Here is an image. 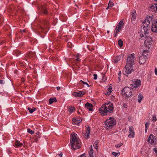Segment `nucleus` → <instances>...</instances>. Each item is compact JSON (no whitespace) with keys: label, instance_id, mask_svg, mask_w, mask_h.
<instances>
[{"label":"nucleus","instance_id":"nucleus-47","mask_svg":"<svg viewBox=\"0 0 157 157\" xmlns=\"http://www.w3.org/2000/svg\"><path fill=\"white\" fill-rule=\"evenodd\" d=\"M57 155L60 157H62L63 154L62 153H61L60 154H58Z\"/></svg>","mask_w":157,"mask_h":157},{"label":"nucleus","instance_id":"nucleus-6","mask_svg":"<svg viewBox=\"0 0 157 157\" xmlns=\"http://www.w3.org/2000/svg\"><path fill=\"white\" fill-rule=\"evenodd\" d=\"M122 94L126 97H130L132 95V91L130 88L125 87L122 90Z\"/></svg>","mask_w":157,"mask_h":157},{"label":"nucleus","instance_id":"nucleus-8","mask_svg":"<svg viewBox=\"0 0 157 157\" xmlns=\"http://www.w3.org/2000/svg\"><path fill=\"white\" fill-rule=\"evenodd\" d=\"M132 65L126 64L125 67V72L127 74H130L133 70Z\"/></svg>","mask_w":157,"mask_h":157},{"label":"nucleus","instance_id":"nucleus-9","mask_svg":"<svg viewBox=\"0 0 157 157\" xmlns=\"http://www.w3.org/2000/svg\"><path fill=\"white\" fill-rule=\"evenodd\" d=\"M132 83L131 85L132 87L134 88H136L140 86L141 85V81L138 79H133L132 81Z\"/></svg>","mask_w":157,"mask_h":157},{"label":"nucleus","instance_id":"nucleus-13","mask_svg":"<svg viewBox=\"0 0 157 157\" xmlns=\"http://www.w3.org/2000/svg\"><path fill=\"white\" fill-rule=\"evenodd\" d=\"M129 134L128 135V137L130 138L134 137V132L133 131V127L132 126H131L129 127Z\"/></svg>","mask_w":157,"mask_h":157},{"label":"nucleus","instance_id":"nucleus-21","mask_svg":"<svg viewBox=\"0 0 157 157\" xmlns=\"http://www.w3.org/2000/svg\"><path fill=\"white\" fill-rule=\"evenodd\" d=\"M82 92L81 91H79L78 92H74L72 94L75 97H81L82 96Z\"/></svg>","mask_w":157,"mask_h":157},{"label":"nucleus","instance_id":"nucleus-3","mask_svg":"<svg viewBox=\"0 0 157 157\" xmlns=\"http://www.w3.org/2000/svg\"><path fill=\"white\" fill-rule=\"evenodd\" d=\"M148 18H147L145 20V21L143 23V29L144 30V34H140V36L141 38L143 37L144 38H151L150 37L148 38L147 37V35L148 34V31L149 29V24L150 21L148 19Z\"/></svg>","mask_w":157,"mask_h":157},{"label":"nucleus","instance_id":"nucleus-23","mask_svg":"<svg viewBox=\"0 0 157 157\" xmlns=\"http://www.w3.org/2000/svg\"><path fill=\"white\" fill-rule=\"evenodd\" d=\"M150 8L151 10L153 11H155V9L157 11V4H151L150 6Z\"/></svg>","mask_w":157,"mask_h":157},{"label":"nucleus","instance_id":"nucleus-63","mask_svg":"<svg viewBox=\"0 0 157 157\" xmlns=\"http://www.w3.org/2000/svg\"><path fill=\"white\" fill-rule=\"evenodd\" d=\"M154 0L157 1V0Z\"/></svg>","mask_w":157,"mask_h":157},{"label":"nucleus","instance_id":"nucleus-34","mask_svg":"<svg viewBox=\"0 0 157 157\" xmlns=\"http://www.w3.org/2000/svg\"><path fill=\"white\" fill-rule=\"evenodd\" d=\"M108 5L109 6V7H112L114 6V4L113 3L110 1L109 2Z\"/></svg>","mask_w":157,"mask_h":157},{"label":"nucleus","instance_id":"nucleus-7","mask_svg":"<svg viewBox=\"0 0 157 157\" xmlns=\"http://www.w3.org/2000/svg\"><path fill=\"white\" fill-rule=\"evenodd\" d=\"M135 55L134 53L130 54L127 57L126 64L133 65L134 64Z\"/></svg>","mask_w":157,"mask_h":157},{"label":"nucleus","instance_id":"nucleus-36","mask_svg":"<svg viewBox=\"0 0 157 157\" xmlns=\"http://www.w3.org/2000/svg\"><path fill=\"white\" fill-rule=\"evenodd\" d=\"M51 59L54 61H56L58 60V59H57V57H52L51 58Z\"/></svg>","mask_w":157,"mask_h":157},{"label":"nucleus","instance_id":"nucleus-46","mask_svg":"<svg viewBox=\"0 0 157 157\" xmlns=\"http://www.w3.org/2000/svg\"><path fill=\"white\" fill-rule=\"evenodd\" d=\"M78 157H86L85 154L84 153L80 155V156H79Z\"/></svg>","mask_w":157,"mask_h":157},{"label":"nucleus","instance_id":"nucleus-18","mask_svg":"<svg viewBox=\"0 0 157 157\" xmlns=\"http://www.w3.org/2000/svg\"><path fill=\"white\" fill-rule=\"evenodd\" d=\"M155 139V137L153 135H151L148 137L147 141L150 143L153 144L154 143Z\"/></svg>","mask_w":157,"mask_h":157},{"label":"nucleus","instance_id":"nucleus-60","mask_svg":"<svg viewBox=\"0 0 157 157\" xmlns=\"http://www.w3.org/2000/svg\"><path fill=\"white\" fill-rule=\"evenodd\" d=\"M78 114H79L80 113L78 111Z\"/></svg>","mask_w":157,"mask_h":157},{"label":"nucleus","instance_id":"nucleus-42","mask_svg":"<svg viewBox=\"0 0 157 157\" xmlns=\"http://www.w3.org/2000/svg\"><path fill=\"white\" fill-rule=\"evenodd\" d=\"M81 81L83 84L86 85L88 87H89L90 86L88 83H87L86 82H84V81H82V80H81Z\"/></svg>","mask_w":157,"mask_h":157},{"label":"nucleus","instance_id":"nucleus-40","mask_svg":"<svg viewBox=\"0 0 157 157\" xmlns=\"http://www.w3.org/2000/svg\"><path fill=\"white\" fill-rule=\"evenodd\" d=\"M67 46L70 48H72V43L70 42H69L68 43Z\"/></svg>","mask_w":157,"mask_h":157},{"label":"nucleus","instance_id":"nucleus-2","mask_svg":"<svg viewBox=\"0 0 157 157\" xmlns=\"http://www.w3.org/2000/svg\"><path fill=\"white\" fill-rule=\"evenodd\" d=\"M70 143L71 148L74 150L81 147L80 139L77 138V134L75 133L71 134Z\"/></svg>","mask_w":157,"mask_h":157},{"label":"nucleus","instance_id":"nucleus-4","mask_svg":"<svg viewBox=\"0 0 157 157\" xmlns=\"http://www.w3.org/2000/svg\"><path fill=\"white\" fill-rule=\"evenodd\" d=\"M116 124V121L113 117H109L105 122V127L107 129L111 128Z\"/></svg>","mask_w":157,"mask_h":157},{"label":"nucleus","instance_id":"nucleus-57","mask_svg":"<svg viewBox=\"0 0 157 157\" xmlns=\"http://www.w3.org/2000/svg\"><path fill=\"white\" fill-rule=\"evenodd\" d=\"M109 7V6L108 5V7L107 8H106V10H108Z\"/></svg>","mask_w":157,"mask_h":157},{"label":"nucleus","instance_id":"nucleus-54","mask_svg":"<svg viewBox=\"0 0 157 157\" xmlns=\"http://www.w3.org/2000/svg\"><path fill=\"white\" fill-rule=\"evenodd\" d=\"M56 89H57V90H60V87H56Z\"/></svg>","mask_w":157,"mask_h":157},{"label":"nucleus","instance_id":"nucleus-48","mask_svg":"<svg viewBox=\"0 0 157 157\" xmlns=\"http://www.w3.org/2000/svg\"><path fill=\"white\" fill-rule=\"evenodd\" d=\"M108 89H109V92H108V93H109L108 94H109L111 92V88H110L109 87V88Z\"/></svg>","mask_w":157,"mask_h":157},{"label":"nucleus","instance_id":"nucleus-28","mask_svg":"<svg viewBox=\"0 0 157 157\" xmlns=\"http://www.w3.org/2000/svg\"><path fill=\"white\" fill-rule=\"evenodd\" d=\"M93 149L92 148V145H91V148L90 149V151L89 152L90 157H94L93 155Z\"/></svg>","mask_w":157,"mask_h":157},{"label":"nucleus","instance_id":"nucleus-45","mask_svg":"<svg viewBox=\"0 0 157 157\" xmlns=\"http://www.w3.org/2000/svg\"><path fill=\"white\" fill-rule=\"evenodd\" d=\"M127 106V104L126 103H124L123 105V107L124 108H126Z\"/></svg>","mask_w":157,"mask_h":157},{"label":"nucleus","instance_id":"nucleus-17","mask_svg":"<svg viewBox=\"0 0 157 157\" xmlns=\"http://www.w3.org/2000/svg\"><path fill=\"white\" fill-rule=\"evenodd\" d=\"M147 58L141 56L139 57V63L140 64H144L146 61Z\"/></svg>","mask_w":157,"mask_h":157},{"label":"nucleus","instance_id":"nucleus-62","mask_svg":"<svg viewBox=\"0 0 157 157\" xmlns=\"http://www.w3.org/2000/svg\"><path fill=\"white\" fill-rule=\"evenodd\" d=\"M32 40H30V42L31 43V42H32Z\"/></svg>","mask_w":157,"mask_h":157},{"label":"nucleus","instance_id":"nucleus-33","mask_svg":"<svg viewBox=\"0 0 157 157\" xmlns=\"http://www.w3.org/2000/svg\"><path fill=\"white\" fill-rule=\"evenodd\" d=\"M28 109L29 111V112L30 113H32L35 110H36V109L35 108H33V109H31L30 108H28Z\"/></svg>","mask_w":157,"mask_h":157},{"label":"nucleus","instance_id":"nucleus-12","mask_svg":"<svg viewBox=\"0 0 157 157\" xmlns=\"http://www.w3.org/2000/svg\"><path fill=\"white\" fill-rule=\"evenodd\" d=\"M82 121V119L81 117H79L76 118H74L72 121V123L74 124H78Z\"/></svg>","mask_w":157,"mask_h":157},{"label":"nucleus","instance_id":"nucleus-22","mask_svg":"<svg viewBox=\"0 0 157 157\" xmlns=\"http://www.w3.org/2000/svg\"><path fill=\"white\" fill-rule=\"evenodd\" d=\"M35 52H32L31 51L29 52L27 55V57L29 58H33L35 56Z\"/></svg>","mask_w":157,"mask_h":157},{"label":"nucleus","instance_id":"nucleus-24","mask_svg":"<svg viewBox=\"0 0 157 157\" xmlns=\"http://www.w3.org/2000/svg\"><path fill=\"white\" fill-rule=\"evenodd\" d=\"M14 144L15 147H21L22 145V144L17 140H15Z\"/></svg>","mask_w":157,"mask_h":157},{"label":"nucleus","instance_id":"nucleus-37","mask_svg":"<svg viewBox=\"0 0 157 157\" xmlns=\"http://www.w3.org/2000/svg\"><path fill=\"white\" fill-rule=\"evenodd\" d=\"M123 144L122 143H120L118 144H117L115 145V147L117 148H119L121 146L123 145Z\"/></svg>","mask_w":157,"mask_h":157},{"label":"nucleus","instance_id":"nucleus-38","mask_svg":"<svg viewBox=\"0 0 157 157\" xmlns=\"http://www.w3.org/2000/svg\"><path fill=\"white\" fill-rule=\"evenodd\" d=\"M149 124L147 123H146L145 124V131L146 132L148 128Z\"/></svg>","mask_w":157,"mask_h":157},{"label":"nucleus","instance_id":"nucleus-43","mask_svg":"<svg viewBox=\"0 0 157 157\" xmlns=\"http://www.w3.org/2000/svg\"><path fill=\"white\" fill-rule=\"evenodd\" d=\"M157 119H156V117L155 116H153L152 117V121H156Z\"/></svg>","mask_w":157,"mask_h":157},{"label":"nucleus","instance_id":"nucleus-41","mask_svg":"<svg viewBox=\"0 0 157 157\" xmlns=\"http://www.w3.org/2000/svg\"><path fill=\"white\" fill-rule=\"evenodd\" d=\"M93 76H94V80H96L97 79V74H94L93 75Z\"/></svg>","mask_w":157,"mask_h":157},{"label":"nucleus","instance_id":"nucleus-39","mask_svg":"<svg viewBox=\"0 0 157 157\" xmlns=\"http://www.w3.org/2000/svg\"><path fill=\"white\" fill-rule=\"evenodd\" d=\"M120 154V153H116L115 152H113L112 153V155L115 156H117L118 155H119Z\"/></svg>","mask_w":157,"mask_h":157},{"label":"nucleus","instance_id":"nucleus-35","mask_svg":"<svg viewBox=\"0 0 157 157\" xmlns=\"http://www.w3.org/2000/svg\"><path fill=\"white\" fill-rule=\"evenodd\" d=\"M28 132L31 134H33L34 133V132L31 130L30 128H28L27 129Z\"/></svg>","mask_w":157,"mask_h":157},{"label":"nucleus","instance_id":"nucleus-29","mask_svg":"<svg viewBox=\"0 0 157 157\" xmlns=\"http://www.w3.org/2000/svg\"><path fill=\"white\" fill-rule=\"evenodd\" d=\"M35 136L36 137V141L38 138H39L40 136V133L39 131L36 133Z\"/></svg>","mask_w":157,"mask_h":157},{"label":"nucleus","instance_id":"nucleus-44","mask_svg":"<svg viewBox=\"0 0 157 157\" xmlns=\"http://www.w3.org/2000/svg\"><path fill=\"white\" fill-rule=\"evenodd\" d=\"M106 80V78L104 76H103V78L102 79V81L103 82H105Z\"/></svg>","mask_w":157,"mask_h":157},{"label":"nucleus","instance_id":"nucleus-14","mask_svg":"<svg viewBox=\"0 0 157 157\" xmlns=\"http://www.w3.org/2000/svg\"><path fill=\"white\" fill-rule=\"evenodd\" d=\"M152 42V40H145L144 42V45L149 48L151 47Z\"/></svg>","mask_w":157,"mask_h":157},{"label":"nucleus","instance_id":"nucleus-5","mask_svg":"<svg viewBox=\"0 0 157 157\" xmlns=\"http://www.w3.org/2000/svg\"><path fill=\"white\" fill-rule=\"evenodd\" d=\"M124 24L123 20H121L118 23L115 29L114 33L115 37L116 36L117 34L121 30L122 27L124 26Z\"/></svg>","mask_w":157,"mask_h":157},{"label":"nucleus","instance_id":"nucleus-51","mask_svg":"<svg viewBox=\"0 0 157 157\" xmlns=\"http://www.w3.org/2000/svg\"><path fill=\"white\" fill-rule=\"evenodd\" d=\"M154 150L157 155V149L156 148H154Z\"/></svg>","mask_w":157,"mask_h":157},{"label":"nucleus","instance_id":"nucleus-10","mask_svg":"<svg viewBox=\"0 0 157 157\" xmlns=\"http://www.w3.org/2000/svg\"><path fill=\"white\" fill-rule=\"evenodd\" d=\"M86 127L87 129L86 133H82V135L85 139H87L89 137V135L90 133V127L88 125L86 126Z\"/></svg>","mask_w":157,"mask_h":157},{"label":"nucleus","instance_id":"nucleus-15","mask_svg":"<svg viewBox=\"0 0 157 157\" xmlns=\"http://www.w3.org/2000/svg\"><path fill=\"white\" fill-rule=\"evenodd\" d=\"M40 10L42 13H44V14H48V13L47 6L45 5L42 6L40 8Z\"/></svg>","mask_w":157,"mask_h":157},{"label":"nucleus","instance_id":"nucleus-58","mask_svg":"<svg viewBox=\"0 0 157 157\" xmlns=\"http://www.w3.org/2000/svg\"><path fill=\"white\" fill-rule=\"evenodd\" d=\"M2 42H3H3H4V41H3V42H2L0 43V44H2Z\"/></svg>","mask_w":157,"mask_h":157},{"label":"nucleus","instance_id":"nucleus-20","mask_svg":"<svg viewBox=\"0 0 157 157\" xmlns=\"http://www.w3.org/2000/svg\"><path fill=\"white\" fill-rule=\"evenodd\" d=\"M123 58V56L121 55H119L117 56L114 59V63H117L119 60L122 59Z\"/></svg>","mask_w":157,"mask_h":157},{"label":"nucleus","instance_id":"nucleus-50","mask_svg":"<svg viewBox=\"0 0 157 157\" xmlns=\"http://www.w3.org/2000/svg\"><path fill=\"white\" fill-rule=\"evenodd\" d=\"M121 71H120L119 72V73H118V75H119V79H120V75H121Z\"/></svg>","mask_w":157,"mask_h":157},{"label":"nucleus","instance_id":"nucleus-49","mask_svg":"<svg viewBox=\"0 0 157 157\" xmlns=\"http://www.w3.org/2000/svg\"><path fill=\"white\" fill-rule=\"evenodd\" d=\"M4 83V82H3V80H0V84H2Z\"/></svg>","mask_w":157,"mask_h":157},{"label":"nucleus","instance_id":"nucleus-16","mask_svg":"<svg viewBox=\"0 0 157 157\" xmlns=\"http://www.w3.org/2000/svg\"><path fill=\"white\" fill-rule=\"evenodd\" d=\"M85 106L90 111H92L93 110V106L91 103L87 102L85 105Z\"/></svg>","mask_w":157,"mask_h":157},{"label":"nucleus","instance_id":"nucleus-53","mask_svg":"<svg viewBox=\"0 0 157 157\" xmlns=\"http://www.w3.org/2000/svg\"><path fill=\"white\" fill-rule=\"evenodd\" d=\"M77 59H76V60L78 61H79L80 60V59H79V58H78V56H77Z\"/></svg>","mask_w":157,"mask_h":157},{"label":"nucleus","instance_id":"nucleus-59","mask_svg":"<svg viewBox=\"0 0 157 157\" xmlns=\"http://www.w3.org/2000/svg\"><path fill=\"white\" fill-rule=\"evenodd\" d=\"M21 81L24 82V79H23L22 80H21Z\"/></svg>","mask_w":157,"mask_h":157},{"label":"nucleus","instance_id":"nucleus-25","mask_svg":"<svg viewBox=\"0 0 157 157\" xmlns=\"http://www.w3.org/2000/svg\"><path fill=\"white\" fill-rule=\"evenodd\" d=\"M148 53L149 52L147 50H144L141 56L147 58V56L148 55Z\"/></svg>","mask_w":157,"mask_h":157},{"label":"nucleus","instance_id":"nucleus-27","mask_svg":"<svg viewBox=\"0 0 157 157\" xmlns=\"http://www.w3.org/2000/svg\"><path fill=\"white\" fill-rule=\"evenodd\" d=\"M143 98V97L142 95L140 94H139L138 96V101L139 103H140Z\"/></svg>","mask_w":157,"mask_h":157},{"label":"nucleus","instance_id":"nucleus-31","mask_svg":"<svg viewBox=\"0 0 157 157\" xmlns=\"http://www.w3.org/2000/svg\"><path fill=\"white\" fill-rule=\"evenodd\" d=\"M98 141H95L93 145L94 147L97 150L98 149Z\"/></svg>","mask_w":157,"mask_h":157},{"label":"nucleus","instance_id":"nucleus-32","mask_svg":"<svg viewBox=\"0 0 157 157\" xmlns=\"http://www.w3.org/2000/svg\"><path fill=\"white\" fill-rule=\"evenodd\" d=\"M118 43L119 47L121 48L122 47L123 45V41L122 40H118Z\"/></svg>","mask_w":157,"mask_h":157},{"label":"nucleus","instance_id":"nucleus-64","mask_svg":"<svg viewBox=\"0 0 157 157\" xmlns=\"http://www.w3.org/2000/svg\"><path fill=\"white\" fill-rule=\"evenodd\" d=\"M43 29V30H44V28H42Z\"/></svg>","mask_w":157,"mask_h":157},{"label":"nucleus","instance_id":"nucleus-30","mask_svg":"<svg viewBox=\"0 0 157 157\" xmlns=\"http://www.w3.org/2000/svg\"><path fill=\"white\" fill-rule=\"evenodd\" d=\"M75 110V109L73 107L70 106L68 108V110L70 113H72Z\"/></svg>","mask_w":157,"mask_h":157},{"label":"nucleus","instance_id":"nucleus-55","mask_svg":"<svg viewBox=\"0 0 157 157\" xmlns=\"http://www.w3.org/2000/svg\"><path fill=\"white\" fill-rule=\"evenodd\" d=\"M82 96L86 94V93L85 92H84L83 91H82Z\"/></svg>","mask_w":157,"mask_h":157},{"label":"nucleus","instance_id":"nucleus-19","mask_svg":"<svg viewBox=\"0 0 157 157\" xmlns=\"http://www.w3.org/2000/svg\"><path fill=\"white\" fill-rule=\"evenodd\" d=\"M131 15H132V18H131V21H135L136 18V11L134 10H132L131 12Z\"/></svg>","mask_w":157,"mask_h":157},{"label":"nucleus","instance_id":"nucleus-1","mask_svg":"<svg viewBox=\"0 0 157 157\" xmlns=\"http://www.w3.org/2000/svg\"><path fill=\"white\" fill-rule=\"evenodd\" d=\"M113 104L109 102L102 105L99 109V111L101 115L102 116H105L108 113H111L113 112Z\"/></svg>","mask_w":157,"mask_h":157},{"label":"nucleus","instance_id":"nucleus-11","mask_svg":"<svg viewBox=\"0 0 157 157\" xmlns=\"http://www.w3.org/2000/svg\"><path fill=\"white\" fill-rule=\"evenodd\" d=\"M151 30L154 33H157V19L152 22Z\"/></svg>","mask_w":157,"mask_h":157},{"label":"nucleus","instance_id":"nucleus-56","mask_svg":"<svg viewBox=\"0 0 157 157\" xmlns=\"http://www.w3.org/2000/svg\"><path fill=\"white\" fill-rule=\"evenodd\" d=\"M25 30L24 29V30H21V33H23V32H25Z\"/></svg>","mask_w":157,"mask_h":157},{"label":"nucleus","instance_id":"nucleus-26","mask_svg":"<svg viewBox=\"0 0 157 157\" xmlns=\"http://www.w3.org/2000/svg\"><path fill=\"white\" fill-rule=\"evenodd\" d=\"M49 104H51L54 102H56L57 101V100L56 98H50L49 99Z\"/></svg>","mask_w":157,"mask_h":157},{"label":"nucleus","instance_id":"nucleus-61","mask_svg":"<svg viewBox=\"0 0 157 157\" xmlns=\"http://www.w3.org/2000/svg\"><path fill=\"white\" fill-rule=\"evenodd\" d=\"M107 32L108 33H109V31H107Z\"/></svg>","mask_w":157,"mask_h":157},{"label":"nucleus","instance_id":"nucleus-52","mask_svg":"<svg viewBox=\"0 0 157 157\" xmlns=\"http://www.w3.org/2000/svg\"><path fill=\"white\" fill-rule=\"evenodd\" d=\"M155 74L157 75V69L156 68L155 69Z\"/></svg>","mask_w":157,"mask_h":157}]
</instances>
